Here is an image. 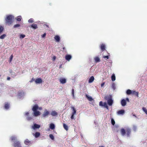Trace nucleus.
Returning <instances> with one entry per match:
<instances>
[{
	"label": "nucleus",
	"instance_id": "nucleus-37",
	"mask_svg": "<svg viewBox=\"0 0 147 147\" xmlns=\"http://www.w3.org/2000/svg\"><path fill=\"white\" fill-rule=\"evenodd\" d=\"M28 21L30 23H32L34 22V20L32 18H30L28 20Z\"/></svg>",
	"mask_w": 147,
	"mask_h": 147
},
{
	"label": "nucleus",
	"instance_id": "nucleus-18",
	"mask_svg": "<svg viewBox=\"0 0 147 147\" xmlns=\"http://www.w3.org/2000/svg\"><path fill=\"white\" fill-rule=\"evenodd\" d=\"M14 146L15 147H21L20 143L19 142H15L14 143Z\"/></svg>",
	"mask_w": 147,
	"mask_h": 147
},
{
	"label": "nucleus",
	"instance_id": "nucleus-55",
	"mask_svg": "<svg viewBox=\"0 0 147 147\" xmlns=\"http://www.w3.org/2000/svg\"><path fill=\"white\" fill-rule=\"evenodd\" d=\"M9 71V72H10L11 74V73H12V72H13L12 71V70H10Z\"/></svg>",
	"mask_w": 147,
	"mask_h": 147
},
{
	"label": "nucleus",
	"instance_id": "nucleus-43",
	"mask_svg": "<svg viewBox=\"0 0 147 147\" xmlns=\"http://www.w3.org/2000/svg\"><path fill=\"white\" fill-rule=\"evenodd\" d=\"M27 119V120L28 121H30L32 119V118L30 117H29L28 116L26 118Z\"/></svg>",
	"mask_w": 147,
	"mask_h": 147
},
{
	"label": "nucleus",
	"instance_id": "nucleus-8",
	"mask_svg": "<svg viewBox=\"0 0 147 147\" xmlns=\"http://www.w3.org/2000/svg\"><path fill=\"white\" fill-rule=\"evenodd\" d=\"M71 108L73 110V112L72 113V115L71 116V119H73L74 118V115L76 114V111L73 107H71Z\"/></svg>",
	"mask_w": 147,
	"mask_h": 147
},
{
	"label": "nucleus",
	"instance_id": "nucleus-28",
	"mask_svg": "<svg viewBox=\"0 0 147 147\" xmlns=\"http://www.w3.org/2000/svg\"><path fill=\"white\" fill-rule=\"evenodd\" d=\"M24 142L26 145H28L30 143V141L28 139H26L24 141Z\"/></svg>",
	"mask_w": 147,
	"mask_h": 147
},
{
	"label": "nucleus",
	"instance_id": "nucleus-14",
	"mask_svg": "<svg viewBox=\"0 0 147 147\" xmlns=\"http://www.w3.org/2000/svg\"><path fill=\"white\" fill-rule=\"evenodd\" d=\"M105 44H101L100 48L102 51H103L105 50Z\"/></svg>",
	"mask_w": 147,
	"mask_h": 147
},
{
	"label": "nucleus",
	"instance_id": "nucleus-46",
	"mask_svg": "<svg viewBox=\"0 0 147 147\" xmlns=\"http://www.w3.org/2000/svg\"><path fill=\"white\" fill-rule=\"evenodd\" d=\"M25 36L24 34H21L20 36V38H23Z\"/></svg>",
	"mask_w": 147,
	"mask_h": 147
},
{
	"label": "nucleus",
	"instance_id": "nucleus-35",
	"mask_svg": "<svg viewBox=\"0 0 147 147\" xmlns=\"http://www.w3.org/2000/svg\"><path fill=\"white\" fill-rule=\"evenodd\" d=\"M49 137L50 138H51L52 140H54V136H53L52 134H50L49 135Z\"/></svg>",
	"mask_w": 147,
	"mask_h": 147
},
{
	"label": "nucleus",
	"instance_id": "nucleus-24",
	"mask_svg": "<svg viewBox=\"0 0 147 147\" xmlns=\"http://www.w3.org/2000/svg\"><path fill=\"white\" fill-rule=\"evenodd\" d=\"M94 59L96 62L97 63L100 61V59L98 57H94Z\"/></svg>",
	"mask_w": 147,
	"mask_h": 147
},
{
	"label": "nucleus",
	"instance_id": "nucleus-57",
	"mask_svg": "<svg viewBox=\"0 0 147 147\" xmlns=\"http://www.w3.org/2000/svg\"><path fill=\"white\" fill-rule=\"evenodd\" d=\"M100 147H104V146H100Z\"/></svg>",
	"mask_w": 147,
	"mask_h": 147
},
{
	"label": "nucleus",
	"instance_id": "nucleus-17",
	"mask_svg": "<svg viewBox=\"0 0 147 147\" xmlns=\"http://www.w3.org/2000/svg\"><path fill=\"white\" fill-rule=\"evenodd\" d=\"M33 135L36 138H37L40 136V133L38 132H36L34 134L33 133Z\"/></svg>",
	"mask_w": 147,
	"mask_h": 147
},
{
	"label": "nucleus",
	"instance_id": "nucleus-32",
	"mask_svg": "<svg viewBox=\"0 0 147 147\" xmlns=\"http://www.w3.org/2000/svg\"><path fill=\"white\" fill-rule=\"evenodd\" d=\"M63 126L65 130L67 131L68 129V127L67 126L65 123H64L63 124Z\"/></svg>",
	"mask_w": 147,
	"mask_h": 147
},
{
	"label": "nucleus",
	"instance_id": "nucleus-41",
	"mask_svg": "<svg viewBox=\"0 0 147 147\" xmlns=\"http://www.w3.org/2000/svg\"><path fill=\"white\" fill-rule=\"evenodd\" d=\"M142 110L143 111H144L145 112L146 114L147 115V110L146 109V108H145L144 107H143L142 108Z\"/></svg>",
	"mask_w": 147,
	"mask_h": 147
},
{
	"label": "nucleus",
	"instance_id": "nucleus-39",
	"mask_svg": "<svg viewBox=\"0 0 147 147\" xmlns=\"http://www.w3.org/2000/svg\"><path fill=\"white\" fill-rule=\"evenodd\" d=\"M134 94L137 96H138V92H136L135 91H133L132 94Z\"/></svg>",
	"mask_w": 147,
	"mask_h": 147
},
{
	"label": "nucleus",
	"instance_id": "nucleus-19",
	"mask_svg": "<svg viewBox=\"0 0 147 147\" xmlns=\"http://www.w3.org/2000/svg\"><path fill=\"white\" fill-rule=\"evenodd\" d=\"M86 97L88 99V100L90 101H91L92 100H93L92 97L90 96L89 95H86Z\"/></svg>",
	"mask_w": 147,
	"mask_h": 147
},
{
	"label": "nucleus",
	"instance_id": "nucleus-9",
	"mask_svg": "<svg viewBox=\"0 0 147 147\" xmlns=\"http://www.w3.org/2000/svg\"><path fill=\"white\" fill-rule=\"evenodd\" d=\"M125 129L127 132V137L129 136L131 133V130L128 127H125Z\"/></svg>",
	"mask_w": 147,
	"mask_h": 147
},
{
	"label": "nucleus",
	"instance_id": "nucleus-23",
	"mask_svg": "<svg viewBox=\"0 0 147 147\" xmlns=\"http://www.w3.org/2000/svg\"><path fill=\"white\" fill-rule=\"evenodd\" d=\"M125 130L123 128H122L121 130V133L122 136H124L125 134Z\"/></svg>",
	"mask_w": 147,
	"mask_h": 147
},
{
	"label": "nucleus",
	"instance_id": "nucleus-36",
	"mask_svg": "<svg viewBox=\"0 0 147 147\" xmlns=\"http://www.w3.org/2000/svg\"><path fill=\"white\" fill-rule=\"evenodd\" d=\"M6 36L5 34H3L0 36V39H4Z\"/></svg>",
	"mask_w": 147,
	"mask_h": 147
},
{
	"label": "nucleus",
	"instance_id": "nucleus-50",
	"mask_svg": "<svg viewBox=\"0 0 147 147\" xmlns=\"http://www.w3.org/2000/svg\"><path fill=\"white\" fill-rule=\"evenodd\" d=\"M46 34L45 33L42 36V38H44L46 36Z\"/></svg>",
	"mask_w": 147,
	"mask_h": 147
},
{
	"label": "nucleus",
	"instance_id": "nucleus-21",
	"mask_svg": "<svg viewBox=\"0 0 147 147\" xmlns=\"http://www.w3.org/2000/svg\"><path fill=\"white\" fill-rule=\"evenodd\" d=\"M125 111L124 110H121L117 112L118 114L119 115H123V114L124 113Z\"/></svg>",
	"mask_w": 147,
	"mask_h": 147
},
{
	"label": "nucleus",
	"instance_id": "nucleus-25",
	"mask_svg": "<svg viewBox=\"0 0 147 147\" xmlns=\"http://www.w3.org/2000/svg\"><path fill=\"white\" fill-rule=\"evenodd\" d=\"M22 19V16H17L15 18V19L18 21H20Z\"/></svg>",
	"mask_w": 147,
	"mask_h": 147
},
{
	"label": "nucleus",
	"instance_id": "nucleus-38",
	"mask_svg": "<svg viewBox=\"0 0 147 147\" xmlns=\"http://www.w3.org/2000/svg\"><path fill=\"white\" fill-rule=\"evenodd\" d=\"M72 95L73 96V98H74V89H73L72 90Z\"/></svg>",
	"mask_w": 147,
	"mask_h": 147
},
{
	"label": "nucleus",
	"instance_id": "nucleus-52",
	"mask_svg": "<svg viewBox=\"0 0 147 147\" xmlns=\"http://www.w3.org/2000/svg\"><path fill=\"white\" fill-rule=\"evenodd\" d=\"M13 58V56L11 55L9 59L10 61H11Z\"/></svg>",
	"mask_w": 147,
	"mask_h": 147
},
{
	"label": "nucleus",
	"instance_id": "nucleus-40",
	"mask_svg": "<svg viewBox=\"0 0 147 147\" xmlns=\"http://www.w3.org/2000/svg\"><path fill=\"white\" fill-rule=\"evenodd\" d=\"M3 27L1 26H0V33H1L2 31H3Z\"/></svg>",
	"mask_w": 147,
	"mask_h": 147
},
{
	"label": "nucleus",
	"instance_id": "nucleus-54",
	"mask_svg": "<svg viewBox=\"0 0 147 147\" xmlns=\"http://www.w3.org/2000/svg\"><path fill=\"white\" fill-rule=\"evenodd\" d=\"M10 79V78L9 77H7V80H9Z\"/></svg>",
	"mask_w": 147,
	"mask_h": 147
},
{
	"label": "nucleus",
	"instance_id": "nucleus-56",
	"mask_svg": "<svg viewBox=\"0 0 147 147\" xmlns=\"http://www.w3.org/2000/svg\"><path fill=\"white\" fill-rule=\"evenodd\" d=\"M61 66H62L61 65H60V66H59V68H61Z\"/></svg>",
	"mask_w": 147,
	"mask_h": 147
},
{
	"label": "nucleus",
	"instance_id": "nucleus-42",
	"mask_svg": "<svg viewBox=\"0 0 147 147\" xmlns=\"http://www.w3.org/2000/svg\"><path fill=\"white\" fill-rule=\"evenodd\" d=\"M111 122L112 124L113 125H115V122L114 120L113 119H111Z\"/></svg>",
	"mask_w": 147,
	"mask_h": 147
},
{
	"label": "nucleus",
	"instance_id": "nucleus-45",
	"mask_svg": "<svg viewBox=\"0 0 147 147\" xmlns=\"http://www.w3.org/2000/svg\"><path fill=\"white\" fill-rule=\"evenodd\" d=\"M99 105L100 106L103 107V103L102 101H100L99 103Z\"/></svg>",
	"mask_w": 147,
	"mask_h": 147
},
{
	"label": "nucleus",
	"instance_id": "nucleus-53",
	"mask_svg": "<svg viewBox=\"0 0 147 147\" xmlns=\"http://www.w3.org/2000/svg\"><path fill=\"white\" fill-rule=\"evenodd\" d=\"M56 59V57L55 56H53L52 58V60L54 61Z\"/></svg>",
	"mask_w": 147,
	"mask_h": 147
},
{
	"label": "nucleus",
	"instance_id": "nucleus-51",
	"mask_svg": "<svg viewBox=\"0 0 147 147\" xmlns=\"http://www.w3.org/2000/svg\"><path fill=\"white\" fill-rule=\"evenodd\" d=\"M11 75H13V76H15V72H12V73L11 74Z\"/></svg>",
	"mask_w": 147,
	"mask_h": 147
},
{
	"label": "nucleus",
	"instance_id": "nucleus-27",
	"mask_svg": "<svg viewBox=\"0 0 147 147\" xmlns=\"http://www.w3.org/2000/svg\"><path fill=\"white\" fill-rule=\"evenodd\" d=\"M50 128L51 129H53L55 128V125L53 123H51L50 125Z\"/></svg>",
	"mask_w": 147,
	"mask_h": 147
},
{
	"label": "nucleus",
	"instance_id": "nucleus-3",
	"mask_svg": "<svg viewBox=\"0 0 147 147\" xmlns=\"http://www.w3.org/2000/svg\"><path fill=\"white\" fill-rule=\"evenodd\" d=\"M105 99L107 100V103L109 106H111L113 104V100L111 96H107L105 97Z\"/></svg>",
	"mask_w": 147,
	"mask_h": 147
},
{
	"label": "nucleus",
	"instance_id": "nucleus-29",
	"mask_svg": "<svg viewBox=\"0 0 147 147\" xmlns=\"http://www.w3.org/2000/svg\"><path fill=\"white\" fill-rule=\"evenodd\" d=\"M115 74H113L111 76V80L112 81H114L115 80Z\"/></svg>",
	"mask_w": 147,
	"mask_h": 147
},
{
	"label": "nucleus",
	"instance_id": "nucleus-26",
	"mask_svg": "<svg viewBox=\"0 0 147 147\" xmlns=\"http://www.w3.org/2000/svg\"><path fill=\"white\" fill-rule=\"evenodd\" d=\"M51 115L52 116H55L57 115V113L55 111H52L51 113Z\"/></svg>",
	"mask_w": 147,
	"mask_h": 147
},
{
	"label": "nucleus",
	"instance_id": "nucleus-13",
	"mask_svg": "<svg viewBox=\"0 0 147 147\" xmlns=\"http://www.w3.org/2000/svg\"><path fill=\"white\" fill-rule=\"evenodd\" d=\"M72 58V56L69 55H66L65 56V59L69 61Z\"/></svg>",
	"mask_w": 147,
	"mask_h": 147
},
{
	"label": "nucleus",
	"instance_id": "nucleus-58",
	"mask_svg": "<svg viewBox=\"0 0 147 147\" xmlns=\"http://www.w3.org/2000/svg\"><path fill=\"white\" fill-rule=\"evenodd\" d=\"M65 49V48L64 47L63 48V49Z\"/></svg>",
	"mask_w": 147,
	"mask_h": 147
},
{
	"label": "nucleus",
	"instance_id": "nucleus-7",
	"mask_svg": "<svg viewBox=\"0 0 147 147\" xmlns=\"http://www.w3.org/2000/svg\"><path fill=\"white\" fill-rule=\"evenodd\" d=\"M49 114V111L47 109H45L42 115V116L44 117H48Z\"/></svg>",
	"mask_w": 147,
	"mask_h": 147
},
{
	"label": "nucleus",
	"instance_id": "nucleus-5",
	"mask_svg": "<svg viewBox=\"0 0 147 147\" xmlns=\"http://www.w3.org/2000/svg\"><path fill=\"white\" fill-rule=\"evenodd\" d=\"M40 127V125L36 123H34L33 125L32 126L31 128L33 130H35L36 129H39Z\"/></svg>",
	"mask_w": 147,
	"mask_h": 147
},
{
	"label": "nucleus",
	"instance_id": "nucleus-1",
	"mask_svg": "<svg viewBox=\"0 0 147 147\" xmlns=\"http://www.w3.org/2000/svg\"><path fill=\"white\" fill-rule=\"evenodd\" d=\"M42 107H39L37 105H34L32 108V110L33 112V115L35 117H37L40 115V112L37 111V110H41Z\"/></svg>",
	"mask_w": 147,
	"mask_h": 147
},
{
	"label": "nucleus",
	"instance_id": "nucleus-10",
	"mask_svg": "<svg viewBox=\"0 0 147 147\" xmlns=\"http://www.w3.org/2000/svg\"><path fill=\"white\" fill-rule=\"evenodd\" d=\"M59 81L61 83L64 84L66 82V80L65 78H61L59 79Z\"/></svg>",
	"mask_w": 147,
	"mask_h": 147
},
{
	"label": "nucleus",
	"instance_id": "nucleus-34",
	"mask_svg": "<svg viewBox=\"0 0 147 147\" xmlns=\"http://www.w3.org/2000/svg\"><path fill=\"white\" fill-rule=\"evenodd\" d=\"M137 129V126L135 125H133V129L135 131H136Z\"/></svg>",
	"mask_w": 147,
	"mask_h": 147
},
{
	"label": "nucleus",
	"instance_id": "nucleus-12",
	"mask_svg": "<svg viewBox=\"0 0 147 147\" xmlns=\"http://www.w3.org/2000/svg\"><path fill=\"white\" fill-rule=\"evenodd\" d=\"M10 138L11 140L14 142V143H15V142H17V137L15 136H12Z\"/></svg>",
	"mask_w": 147,
	"mask_h": 147
},
{
	"label": "nucleus",
	"instance_id": "nucleus-44",
	"mask_svg": "<svg viewBox=\"0 0 147 147\" xmlns=\"http://www.w3.org/2000/svg\"><path fill=\"white\" fill-rule=\"evenodd\" d=\"M20 26V24H16L15 25L13 26V27L14 28H17V27H19Z\"/></svg>",
	"mask_w": 147,
	"mask_h": 147
},
{
	"label": "nucleus",
	"instance_id": "nucleus-47",
	"mask_svg": "<svg viewBox=\"0 0 147 147\" xmlns=\"http://www.w3.org/2000/svg\"><path fill=\"white\" fill-rule=\"evenodd\" d=\"M103 57L104 58H106L107 59H109V56H108V55L106 56H103Z\"/></svg>",
	"mask_w": 147,
	"mask_h": 147
},
{
	"label": "nucleus",
	"instance_id": "nucleus-2",
	"mask_svg": "<svg viewBox=\"0 0 147 147\" xmlns=\"http://www.w3.org/2000/svg\"><path fill=\"white\" fill-rule=\"evenodd\" d=\"M14 17L12 15H9L7 16L5 18L6 23L8 24H10L12 23V19H13Z\"/></svg>",
	"mask_w": 147,
	"mask_h": 147
},
{
	"label": "nucleus",
	"instance_id": "nucleus-20",
	"mask_svg": "<svg viewBox=\"0 0 147 147\" xmlns=\"http://www.w3.org/2000/svg\"><path fill=\"white\" fill-rule=\"evenodd\" d=\"M31 28L34 29H35L38 28V26L36 24H33L31 25Z\"/></svg>",
	"mask_w": 147,
	"mask_h": 147
},
{
	"label": "nucleus",
	"instance_id": "nucleus-16",
	"mask_svg": "<svg viewBox=\"0 0 147 147\" xmlns=\"http://www.w3.org/2000/svg\"><path fill=\"white\" fill-rule=\"evenodd\" d=\"M9 107L10 106L9 104L8 103H5L4 108L5 109H8L9 108Z\"/></svg>",
	"mask_w": 147,
	"mask_h": 147
},
{
	"label": "nucleus",
	"instance_id": "nucleus-15",
	"mask_svg": "<svg viewBox=\"0 0 147 147\" xmlns=\"http://www.w3.org/2000/svg\"><path fill=\"white\" fill-rule=\"evenodd\" d=\"M54 39L56 42H59L60 40V37L58 35H56L54 37Z\"/></svg>",
	"mask_w": 147,
	"mask_h": 147
},
{
	"label": "nucleus",
	"instance_id": "nucleus-11",
	"mask_svg": "<svg viewBox=\"0 0 147 147\" xmlns=\"http://www.w3.org/2000/svg\"><path fill=\"white\" fill-rule=\"evenodd\" d=\"M35 82L36 84H40L42 82V80L41 78H39L35 80Z\"/></svg>",
	"mask_w": 147,
	"mask_h": 147
},
{
	"label": "nucleus",
	"instance_id": "nucleus-22",
	"mask_svg": "<svg viewBox=\"0 0 147 147\" xmlns=\"http://www.w3.org/2000/svg\"><path fill=\"white\" fill-rule=\"evenodd\" d=\"M94 80V76H92L89 79L88 82L89 83L92 82Z\"/></svg>",
	"mask_w": 147,
	"mask_h": 147
},
{
	"label": "nucleus",
	"instance_id": "nucleus-31",
	"mask_svg": "<svg viewBox=\"0 0 147 147\" xmlns=\"http://www.w3.org/2000/svg\"><path fill=\"white\" fill-rule=\"evenodd\" d=\"M133 92V91H132L131 90L128 89L126 91V93L127 94H132Z\"/></svg>",
	"mask_w": 147,
	"mask_h": 147
},
{
	"label": "nucleus",
	"instance_id": "nucleus-33",
	"mask_svg": "<svg viewBox=\"0 0 147 147\" xmlns=\"http://www.w3.org/2000/svg\"><path fill=\"white\" fill-rule=\"evenodd\" d=\"M103 107H104L107 109H108V107L107 105V103L106 102H104L103 103Z\"/></svg>",
	"mask_w": 147,
	"mask_h": 147
},
{
	"label": "nucleus",
	"instance_id": "nucleus-4",
	"mask_svg": "<svg viewBox=\"0 0 147 147\" xmlns=\"http://www.w3.org/2000/svg\"><path fill=\"white\" fill-rule=\"evenodd\" d=\"M126 101L128 102H129V98H127L126 99H123L121 100V105L123 107L125 106L126 105Z\"/></svg>",
	"mask_w": 147,
	"mask_h": 147
},
{
	"label": "nucleus",
	"instance_id": "nucleus-49",
	"mask_svg": "<svg viewBox=\"0 0 147 147\" xmlns=\"http://www.w3.org/2000/svg\"><path fill=\"white\" fill-rule=\"evenodd\" d=\"M105 84V82H103L101 84V86L102 87H103Z\"/></svg>",
	"mask_w": 147,
	"mask_h": 147
},
{
	"label": "nucleus",
	"instance_id": "nucleus-30",
	"mask_svg": "<svg viewBox=\"0 0 147 147\" xmlns=\"http://www.w3.org/2000/svg\"><path fill=\"white\" fill-rule=\"evenodd\" d=\"M111 87L113 90H115L116 88V85L114 83H113L111 86Z\"/></svg>",
	"mask_w": 147,
	"mask_h": 147
},
{
	"label": "nucleus",
	"instance_id": "nucleus-59",
	"mask_svg": "<svg viewBox=\"0 0 147 147\" xmlns=\"http://www.w3.org/2000/svg\"><path fill=\"white\" fill-rule=\"evenodd\" d=\"M1 75L0 74V77L1 76Z\"/></svg>",
	"mask_w": 147,
	"mask_h": 147
},
{
	"label": "nucleus",
	"instance_id": "nucleus-6",
	"mask_svg": "<svg viewBox=\"0 0 147 147\" xmlns=\"http://www.w3.org/2000/svg\"><path fill=\"white\" fill-rule=\"evenodd\" d=\"M25 93L22 91H20L18 93V97L19 98H22L25 95Z\"/></svg>",
	"mask_w": 147,
	"mask_h": 147
},
{
	"label": "nucleus",
	"instance_id": "nucleus-48",
	"mask_svg": "<svg viewBox=\"0 0 147 147\" xmlns=\"http://www.w3.org/2000/svg\"><path fill=\"white\" fill-rule=\"evenodd\" d=\"M29 114V112H27L25 113V116H28V115Z\"/></svg>",
	"mask_w": 147,
	"mask_h": 147
}]
</instances>
